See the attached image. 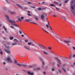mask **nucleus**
<instances>
[{
	"label": "nucleus",
	"instance_id": "50",
	"mask_svg": "<svg viewBox=\"0 0 75 75\" xmlns=\"http://www.w3.org/2000/svg\"><path fill=\"white\" fill-rule=\"evenodd\" d=\"M56 8L57 10H59V8Z\"/></svg>",
	"mask_w": 75,
	"mask_h": 75
},
{
	"label": "nucleus",
	"instance_id": "52",
	"mask_svg": "<svg viewBox=\"0 0 75 75\" xmlns=\"http://www.w3.org/2000/svg\"><path fill=\"white\" fill-rule=\"evenodd\" d=\"M43 74H44V75H45L46 72H43Z\"/></svg>",
	"mask_w": 75,
	"mask_h": 75
},
{
	"label": "nucleus",
	"instance_id": "9",
	"mask_svg": "<svg viewBox=\"0 0 75 75\" xmlns=\"http://www.w3.org/2000/svg\"><path fill=\"white\" fill-rule=\"evenodd\" d=\"M28 74L29 75H33V73H31L30 71H28Z\"/></svg>",
	"mask_w": 75,
	"mask_h": 75
},
{
	"label": "nucleus",
	"instance_id": "43",
	"mask_svg": "<svg viewBox=\"0 0 75 75\" xmlns=\"http://www.w3.org/2000/svg\"><path fill=\"white\" fill-rule=\"evenodd\" d=\"M74 7H75V4L74 5ZM73 14H74V16H75V12H74V13H73Z\"/></svg>",
	"mask_w": 75,
	"mask_h": 75
},
{
	"label": "nucleus",
	"instance_id": "7",
	"mask_svg": "<svg viewBox=\"0 0 75 75\" xmlns=\"http://www.w3.org/2000/svg\"><path fill=\"white\" fill-rule=\"evenodd\" d=\"M5 17L6 19V20H7V21H9L10 20V19H9V16H8V15H5Z\"/></svg>",
	"mask_w": 75,
	"mask_h": 75
},
{
	"label": "nucleus",
	"instance_id": "58",
	"mask_svg": "<svg viewBox=\"0 0 75 75\" xmlns=\"http://www.w3.org/2000/svg\"><path fill=\"white\" fill-rule=\"evenodd\" d=\"M28 4H31V2H28Z\"/></svg>",
	"mask_w": 75,
	"mask_h": 75
},
{
	"label": "nucleus",
	"instance_id": "61",
	"mask_svg": "<svg viewBox=\"0 0 75 75\" xmlns=\"http://www.w3.org/2000/svg\"><path fill=\"white\" fill-rule=\"evenodd\" d=\"M57 67H60L59 65L58 64H57Z\"/></svg>",
	"mask_w": 75,
	"mask_h": 75
},
{
	"label": "nucleus",
	"instance_id": "14",
	"mask_svg": "<svg viewBox=\"0 0 75 75\" xmlns=\"http://www.w3.org/2000/svg\"><path fill=\"white\" fill-rule=\"evenodd\" d=\"M31 21V20L30 19H26L25 20V21H26V22H30Z\"/></svg>",
	"mask_w": 75,
	"mask_h": 75
},
{
	"label": "nucleus",
	"instance_id": "3",
	"mask_svg": "<svg viewBox=\"0 0 75 75\" xmlns=\"http://www.w3.org/2000/svg\"><path fill=\"white\" fill-rule=\"evenodd\" d=\"M13 41L15 42H16V43H12V45H13V46H14V45H17V43L16 42H17V41H17V40H16V39H14V40Z\"/></svg>",
	"mask_w": 75,
	"mask_h": 75
},
{
	"label": "nucleus",
	"instance_id": "30",
	"mask_svg": "<svg viewBox=\"0 0 75 75\" xmlns=\"http://www.w3.org/2000/svg\"><path fill=\"white\" fill-rule=\"evenodd\" d=\"M52 71H55V68H53L52 69Z\"/></svg>",
	"mask_w": 75,
	"mask_h": 75
},
{
	"label": "nucleus",
	"instance_id": "15",
	"mask_svg": "<svg viewBox=\"0 0 75 75\" xmlns=\"http://www.w3.org/2000/svg\"><path fill=\"white\" fill-rule=\"evenodd\" d=\"M22 66H23V67H27V65L26 64H22Z\"/></svg>",
	"mask_w": 75,
	"mask_h": 75
},
{
	"label": "nucleus",
	"instance_id": "8",
	"mask_svg": "<svg viewBox=\"0 0 75 75\" xmlns=\"http://www.w3.org/2000/svg\"><path fill=\"white\" fill-rule=\"evenodd\" d=\"M9 22H10V23H16V22L15 21L11 20H10L9 21Z\"/></svg>",
	"mask_w": 75,
	"mask_h": 75
},
{
	"label": "nucleus",
	"instance_id": "60",
	"mask_svg": "<svg viewBox=\"0 0 75 75\" xmlns=\"http://www.w3.org/2000/svg\"><path fill=\"white\" fill-rule=\"evenodd\" d=\"M24 36L23 35H22L21 37H24Z\"/></svg>",
	"mask_w": 75,
	"mask_h": 75
},
{
	"label": "nucleus",
	"instance_id": "35",
	"mask_svg": "<svg viewBox=\"0 0 75 75\" xmlns=\"http://www.w3.org/2000/svg\"><path fill=\"white\" fill-rule=\"evenodd\" d=\"M38 10H41V8L40 7L38 8Z\"/></svg>",
	"mask_w": 75,
	"mask_h": 75
},
{
	"label": "nucleus",
	"instance_id": "26",
	"mask_svg": "<svg viewBox=\"0 0 75 75\" xmlns=\"http://www.w3.org/2000/svg\"><path fill=\"white\" fill-rule=\"evenodd\" d=\"M43 52H44V54H45V55H48V53H47V52H46L45 51H44Z\"/></svg>",
	"mask_w": 75,
	"mask_h": 75
},
{
	"label": "nucleus",
	"instance_id": "4",
	"mask_svg": "<svg viewBox=\"0 0 75 75\" xmlns=\"http://www.w3.org/2000/svg\"><path fill=\"white\" fill-rule=\"evenodd\" d=\"M8 13H10V14H12V15H13V14H16V13H15V12H12L10 10H8Z\"/></svg>",
	"mask_w": 75,
	"mask_h": 75
},
{
	"label": "nucleus",
	"instance_id": "27",
	"mask_svg": "<svg viewBox=\"0 0 75 75\" xmlns=\"http://www.w3.org/2000/svg\"><path fill=\"white\" fill-rule=\"evenodd\" d=\"M62 70H63V71H64L65 72H66V71L65 69V68H64V67H62Z\"/></svg>",
	"mask_w": 75,
	"mask_h": 75
},
{
	"label": "nucleus",
	"instance_id": "57",
	"mask_svg": "<svg viewBox=\"0 0 75 75\" xmlns=\"http://www.w3.org/2000/svg\"><path fill=\"white\" fill-rule=\"evenodd\" d=\"M6 2H7V3H8V4H9V2H8V0H6Z\"/></svg>",
	"mask_w": 75,
	"mask_h": 75
},
{
	"label": "nucleus",
	"instance_id": "25",
	"mask_svg": "<svg viewBox=\"0 0 75 75\" xmlns=\"http://www.w3.org/2000/svg\"><path fill=\"white\" fill-rule=\"evenodd\" d=\"M71 8L73 10H74V6H71Z\"/></svg>",
	"mask_w": 75,
	"mask_h": 75
},
{
	"label": "nucleus",
	"instance_id": "53",
	"mask_svg": "<svg viewBox=\"0 0 75 75\" xmlns=\"http://www.w3.org/2000/svg\"><path fill=\"white\" fill-rule=\"evenodd\" d=\"M58 70L60 72V74H61V70Z\"/></svg>",
	"mask_w": 75,
	"mask_h": 75
},
{
	"label": "nucleus",
	"instance_id": "32",
	"mask_svg": "<svg viewBox=\"0 0 75 75\" xmlns=\"http://www.w3.org/2000/svg\"><path fill=\"white\" fill-rule=\"evenodd\" d=\"M9 63H13V61L11 60H10L8 62Z\"/></svg>",
	"mask_w": 75,
	"mask_h": 75
},
{
	"label": "nucleus",
	"instance_id": "55",
	"mask_svg": "<svg viewBox=\"0 0 75 75\" xmlns=\"http://www.w3.org/2000/svg\"><path fill=\"white\" fill-rule=\"evenodd\" d=\"M19 33L20 34H22V32H21V31H20Z\"/></svg>",
	"mask_w": 75,
	"mask_h": 75
},
{
	"label": "nucleus",
	"instance_id": "39",
	"mask_svg": "<svg viewBox=\"0 0 75 75\" xmlns=\"http://www.w3.org/2000/svg\"><path fill=\"white\" fill-rule=\"evenodd\" d=\"M30 23H33V24H36V25H37V24L35 23L31 22H30Z\"/></svg>",
	"mask_w": 75,
	"mask_h": 75
},
{
	"label": "nucleus",
	"instance_id": "24",
	"mask_svg": "<svg viewBox=\"0 0 75 75\" xmlns=\"http://www.w3.org/2000/svg\"><path fill=\"white\" fill-rule=\"evenodd\" d=\"M58 61L59 64H60L61 65L62 64L61 63V60L59 59L58 60Z\"/></svg>",
	"mask_w": 75,
	"mask_h": 75
},
{
	"label": "nucleus",
	"instance_id": "23",
	"mask_svg": "<svg viewBox=\"0 0 75 75\" xmlns=\"http://www.w3.org/2000/svg\"><path fill=\"white\" fill-rule=\"evenodd\" d=\"M0 54L1 55H3V51L1 50L0 49Z\"/></svg>",
	"mask_w": 75,
	"mask_h": 75
},
{
	"label": "nucleus",
	"instance_id": "5",
	"mask_svg": "<svg viewBox=\"0 0 75 75\" xmlns=\"http://www.w3.org/2000/svg\"><path fill=\"white\" fill-rule=\"evenodd\" d=\"M28 44L29 45H30H30H32V46H34V47H35V45H34V44H33V43L32 42L28 43Z\"/></svg>",
	"mask_w": 75,
	"mask_h": 75
},
{
	"label": "nucleus",
	"instance_id": "45",
	"mask_svg": "<svg viewBox=\"0 0 75 75\" xmlns=\"http://www.w3.org/2000/svg\"><path fill=\"white\" fill-rule=\"evenodd\" d=\"M55 59L57 60V61H58L59 60V59H58V58H57V57H55Z\"/></svg>",
	"mask_w": 75,
	"mask_h": 75
},
{
	"label": "nucleus",
	"instance_id": "62",
	"mask_svg": "<svg viewBox=\"0 0 75 75\" xmlns=\"http://www.w3.org/2000/svg\"><path fill=\"white\" fill-rule=\"evenodd\" d=\"M45 3V2H42V4H44Z\"/></svg>",
	"mask_w": 75,
	"mask_h": 75
},
{
	"label": "nucleus",
	"instance_id": "59",
	"mask_svg": "<svg viewBox=\"0 0 75 75\" xmlns=\"http://www.w3.org/2000/svg\"><path fill=\"white\" fill-rule=\"evenodd\" d=\"M59 6H62V5L61 4H59Z\"/></svg>",
	"mask_w": 75,
	"mask_h": 75
},
{
	"label": "nucleus",
	"instance_id": "42",
	"mask_svg": "<svg viewBox=\"0 0 75 75\" xmlns=\"http://www.w3.org/2000/svg\"><path fill=\"white\" fill-rule=\"evenodd\" d=\"M46 26L47 28H49V26H48V25L46 24Z\"/></svg>",
	"mask_w": 75,
	"mask_h": 75
},
{
	"label": "nucleus",
	"instance_id": "31",
	"mask_svg": "<svg viewBox=\"0 0 75 75\" xmlns=\"http://www.w3.org/2000/svg\"><path fill=\"white\" fill-rule=\"evenodd\" d=\"M13 37H11L10 38V40H13Z\"/></svg>",
	"mask_w": 75,
	"mask_h": 75
},
{
	"label": "nucleus",
	"instance_id": "48",
	"mask_svg": "<svg viewBox=\"0 0 75 75\" xmlns=\"http://www.w3.org/2000/svg\"><path fill=\"white\" fill-rule=\"evenodd\" d=\"M69 58L70 59H71V58H72V56H71V55H70Z\"/></svg>",
	"mask_w": 75,
	"mask_h": 75
},
{
	"label": "nucleus",
	"instance_id": "49",
	"mask_svg": "<svg viewBox=\"0 0 75 75\" xmlns=\"http://www.w3.org/2000/svg\"><path fill=\"white\" fill-rule=\"evenodd\" d=\"M21 19H22V20L24 19V17H21Z\"/></svg>",
	"mask_w": 75,
	"mask_h": 75
},
{
	"label": "nucleus",
	"instance_id": "54",
	"mask_svg": "<svg viewBox=\"0 0 75 75\" xmlns=\"http://www.w3.org/2000/svg\"><path fill=\"white\" fill-rule=\"evenodd\" d=\"M25 42H28V40H25Z\"/></svg>",
	"mask_w": 75,
	"mask_h": 75
},
{
	"label": "nucleus",
	"instance_id": "64",
	"mask_svg": "<svg viewBox=\"0 0 75 75\" xmlns=\"http://www.w3.org/2000/svg\"><path fill=\"white\" fill-rule=\"evenodd\" d=\"M73 57H75V54H74L73 55Z\"/></svg>",
	"mask_w": 75,
	"mask_h": 75
},
{
	"label": "nucleus",
	"instance_id": "41",
	"mask_svg": "<svg viewBox=\"0 0 75 75\" xmlns=\"http://www.w3.org/2000/svg\"><path fill=\"white\" fill-rule=\"evenodd\" d=\"M28 16H31V14H30V13H28Z\"/></svg>",
	"mask_w": 75,
	"mask_h": 75
},
{
	"label": "nucleus",
	"instance_id": "21",
	"mask_svg": "<svg viewBox=\"0 0 75 75\" xmlns=\"http://www.w3.org/2000/svg\"><path fill=\"white\" fill-rule=\"evenodd\" d=\"M3 9H4V10H5V11H6L7 10V8L5 7H4V6L3 7Z\"/></svg>",
	"mask_w": 75,
	"mask_h": 75
},
{
	"label": "nucleus",
	"instance_id": "63",
	"mask_svg": "<svg viewBox=\"0 0 75 75\" xmlns=\"http://www.w3.org/2000/svg\"><path fill=\"white\" fill-rule=\"evenodd\" d=\"M3 64H4V65H5L6 64V62H4Z\"/></svg>",
	"mask_w": 75,
	"mask_h": 75
},
{
	"label": "nucleus",
	"instance_id": "36",
	"mask_svg": "<svg viewBox=\"0 0 75 75\" xmlns=\"http://www.w3.org/2000/svg\"><path fill=\"white\" fill-rule=\"evenodd\" d=\"M10 27H11V28H14V26H11Z\"/></svg>",
	"mask_w": 75,
	"mask_h": 75
},
{
	"label": "nucleus",
	"instance_id": "2",
	"mask_svg": "<svg viewBox=\"0 0 75 75\" xmlns=\"http://www.w3.org/2000/svg\"><path fill=\"white\" fill-rule=\"evenodd\" d=\"M8 45H10L9 42H7L6 44H4V45L6 48H10V47Z\"/></svg>",
	"mask_w": 75,
	"mask_h": 75
},
{
	"label": "nucleus",
	"instance_id": "18",
	"mask_svg": "<svg viewBox=\"0 0 75 75\" xmlns=\"http://www.w3.org/2000/svg\"><path fill=\"white\" fill-rule=\"evenodd\" d=\"M16 4V5H17V6H18V7H20V8H23V7L17 4Z\"/></svg>",
	"mask_w": 75,
	"mask_h": 75
},
{
	"label": "nucleus",
	"instance_id": "29",
	"mask_svg": "<svg viewBox=\"0 0 75 75\" xmlns=\"http://www.w3.org/2000/svg\"><path fill=\"white\" fill-rule=\"evenodd\" d=\"M35 19H36V20H37V21L38 20V17L35 16Z\"/></svg>",
	"mask_w": 75,
	"mask_h": 75
},
{
	"label": "nucleus",
	"instance_id": "47",
	"mask_svg": "<svg viewBox=\"0 0 75 75\" xmlns=\"http://www.w3.org/2000/svg\"><path fill=\"white\" fill-rule=\"evenodd\" d=\"M73 49L74 50H75V47H73Z\"/></svg>",
	"mask_w": 75,
	"mask_h": 75
},
{
	"label": "nucleus",
	"instance_id": "10",
	"mask_svg": "<svg viewBox=\"0 0 75 75\" xmlns=\"http://www.w3.org/2000/svg\"><path fill=\"white\" fill-rule=\"evenodd\" d=\"M11 25H14V26H15V27H19L18 25L14 23H11Z\"/></svg>",
	"mask_w": 75,
	"mask_h": 75
},
{
	"label": "nucleus",
	"instance_id": "17",
	"mask_svg": "<svg viewBox=\"0 0 75 75\" xmlns=\"http://www.w3.org/2000/svg\"><path fill=\"white\" fill-rule=\"evenodd\" d=\"M17 17L18 18V20L19 21H22V20L21 19V18H19V16H17Z\"/></svg>",
	"mask_w": 75,
	"mask_h": 75
},
{
	"label": "nucleus",
	"instance_id": "19",
	"mask_svg": "<svg viewBox=\"0 0 75 75\" xmlns=\"http://www.w3.org/2000/svg\"><path fill=\"white\" fill-rule=\"evenodd\" d=\"M45 18V16H44V15H42L41 16V18L42 19H44V18Z\"/></svg>",
	"mask_w": 75,
	"mask_h": 75
},
{
	"label": "nucleus",
	"instance_id": "33",
	"mask_svg": "<svg viewBox=\"0 0 75 75\" xmlns=\"http://www.w3.org/2000/svg\"><path fill=\"white\" fill-rule=\"evenodd\" d=\"M32 67H33V66L31 65L29 66L28 67L29 68H32Z\"/></svg>",
	"mask_w": 75,
	"mask_h": 75
},
{
	"label": "nucleus",
	"instance_id": "16",
	"mask_svg": "<svg viewBox=\"0 0 75 75\" xmlns=\"http://www.w3.org/2000/svg\"><path fill=\"white\" fill-rule=\"evenodd\" d=\"M6 60L9 62L10 61V57H8L6 59Z\"/></svg>",
	"mask_w": 75,
	"mask_h": 75
},
{
	"label": "nucleus",
	"instance_id": "6",
	"mask_svg": "<svg viewBox=\"0 0 75 75\" xmlns=\"http://www.w3.org/2000/svg\"><path fill=\"white\" fill-rule=\"evenodd\" d=\"M4 50L5 52H7L8 54H10V51L9 50H6V49H4Z\"/></svg>",
	"mask_w": 75,
	"mask_h": 75
},
{
	"label": "nucleus",
	"instance_id": "12",
	"mask_svg": "<svg viewBox=\"0 0 75 75\" xmlns=\"http://www.w3.org/2000/svg\"><path fill=\"white\" fill-rule=\"evenodd\" d=\"M52 35H54V36L55 35H56V36H58V35L57 34V33H55V32H53V33Z\"/></svg>",
	"mask_w": 75,
	"mask_h": 75
},
{
	"label": "nucleus",
	"instance_id": "22",
	"mask_svg": "<svg viewBox=\"0 0 75 75\" xmlns=\"http://www.w3.org/2000/svg\"><path fill=\"white\" fill-rule=\"evenodd\" d=\"M53 3L55 4H57V5H58L59 4L56 1H54L53 2Z\"/></svg>",
	"mask_w": 75,
	"mask_h": 75
},
{
	"label": "nucleus",
	"instance_id": "44",
	"mask_svg": "<svg viewBox=\"0 0 75 75\" xmlns=\"http://www.w3.org/2000/svg\"><path fill=\"white\" fill-rule=\"evenodd\" d=\"M48 49L49 50H51V47H48Z\"/></svg>",
	"mask_w": 75,
	"mask_h": 75
},
{
	"label": "nucleus",
	"instance_id": "34",
	"mask_svg": "<svg viewBox=\"0 0 75 75\" xmlns=\"http://www.w3.org/2000/svg\"><path fill=\"white\" fill-rule=\"evenodd\" d=\"M3 38H4V40H7V38L5 37H3Z\"/></svg>",
	"mask_w": 75,
	"mask_h": 75
},
{
	"label": "nucleus",
	"instance_id": "20",
	"mask_svg": "<svg viewBox=\"0 0 75 75\" xmlns=\"http://www.w3.org/2000/svg\"><path fill=\"white\" fill-rule=\"evenodd\" d=\"M24 47L25 49H26V50H30V49H29L28 47L26 46H24Z\"/></svg>",
	"mask_w": 75,
	"mask_h": 75
},
{
	"label": "nucleus",
	"instance_id": "1",
	"mask_svg": "<svg viewBox=\"0 0 75 75\" xmlns=\"http://www.w3.org/2000/svg\"><path fill=\"white\" fill-rule=\"evenodd\" d=\"M54 39L57 41H58L59 40H60V41L61 40H62V41L64 43H65V42H66L67 43H70V42H71V41H69V40H64L63 39H62L61 37L59 38L56 37V38H54Z\"/></svg>",
	"mask_w": 75,
	"mask_h": 75
},
{
	"label": "nucleus",
	"instance_id": "37",
	"mask_svg": "<svg viewBox=\"0 0 75 75\" xmlns=\"http://www.w3.org/2000/svg\"><path fill=\"white\" fill-rule=\"evenodd\" d=\"M53 17H57V15H53Z\"/></svg>",
	"mask_w": 75,
	"mask_h": 75
},
{
	"label": "nucleus",
	"instance_id": "13",
	"mask_svg": "<svg viewBox=\"0 0 75 75\" xmlns=\"http://www.w3.org/2000/svg\"><path fill=\"white\" fill-rule=\"evenodd\" d=\"M40 61H42V62L43 65H45L44 63V62H43L42 61V58H40Z\"/></svg>",
	"mask_w": 75,
	"mask_h": 75
},
{
	"label": "nucleus",
	"instance_id": "40",
	"mask_svg": "<svg viewBox=\"0 0 75 75\" xmlns=\"http://www.w3.org/2000/svg\"><path fill=\"white\" fill-rule=\"evenodd\" d=\"M14 62H15V64H17V63H17V61H16V60H15Z\"/></svg>",
	"mask_w": 75,
	"mask_h": 75
},
{
	"label": "nucleus",
	"instance_id": "11",
	"mask_svg": "<svg viewBox=\"0 0 75 75\" xmlns=\"http://www.w3.org/2000/svg\"><path fill=\"white\" fill-rule=\"evenodd\" d=\"M21 63H17V65H18V66H19V67H21L22 66V64H20Z\"/></svg>",
	"mask_w": 75,
	"mask_h": 75
},
{
	"label": "nucleus",
	"instance_id": "51",
	"mask_svg": "<svg viewBox=\"0 0 75 75\" xmlns=\"http://www.w3.org/2000/svg\"><path fill=\"white\" fill-rule=\"evenodd\" d=\"M37 69L38 70H40V68H37Z\"/></svg>",
	"mask_w": 75,
	"mask_h": 75
},
{
	"label": "nucleus",
	"instance_id": "56",
	"mask_svg": "<svg viewBox=\"0 0 75 75\" xmlns=\"http://www.w3.org/2000/svg\"><path fill=\"white\" fill-rule=\"evenodd\" d=\"M42 47H43V48H44L45 49H47V48H46V47H45L44 46H42Z\"/></svg>",
	"mask_w": 75,
	"mask_h": 75
},
{
	"label": "nucleus",
	"instance_id": "38",
	"mask_svg": "<svg viewBox=\"0 0 75 75\" xmlns=\"http://www.w3.org/2000/svg\"><path fill=\"white\" fill-rule=\"evenodd\" d=\"M50 6H52H52H53L54 7V4H51L50 5Z\"/></svg>",
	"mask_w": 75,
	"mask_h": 75
},
{
	"label": "nucleus",
	"instance_id": "28",
	"mask_svg": "<svg viewBox=\"0 0 75 75\" xmlns=\"http://www.w3.org/2000/svg\"><path fill=\"white\" fill-rule=\"evenodd\" d=\"M42 29L43 30V31H45V33H46L48 34V33L47 32V31L46 30H45L43 28H42Z\"/></svg>",
	"mask_w": 75,
	"mask_h": 75
},
{
	"label": "nucleus",
	"instance_id": "46",
	"mask_svg": "<svg viewBox=\"0 0 75 75\" xmlns=\"http://www.w3.org/2000/svg\"><path fill=\"white\" fill-rule=\"evenodd\" d=\"M31 7L33 8H35V7L34 6H31Z\"/></svg>",
	"mask_w": 75,
	"mask_h": 75
}]
</instances>
